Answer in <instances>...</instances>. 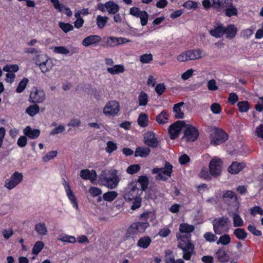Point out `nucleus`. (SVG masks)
<instances>
[{
  "label": "nucleus",
  "mask_w": 263,
  "mask_h": 263,
  "mask_svg": "<svg viewBox=\"0 0 263 263\" xmlns=\"http://www.w3.org/2000/svg\"><path fill=\"white\" fill-rule=\"evenodd\" d=\"M234 235L239 239L245 240L247 236V233L243 229L237 228L234 230Z\"/></svg>",
  "instance_id": "nucleus-37"
},
{
  "label": "nucleus",
  "mask_w": 263,
  "mask_h": 263,
  "mask_svg": "<svg viewBox=\"0 0 263 263\" xmlns=\"http://www.w3.org/2000/svg\"><path fill=\"white\" fill-rule=\"evenodd\" d=\"M245 164L244 163H238L237 162H234L228 167V172L232 174H238L245 167Z\"/></svg>",
  "instance_id": "nucleus-26"
},
{
  "label": "nucleus",
  "mask_w": 263,
  "mask_h": 263,
  "mask_svg": "<svg viewBox=\"0 0 263 263\" xmlns=\"http://www.w3.org/2000/svg\"><path fill=\"white\" fill-rule=\"evenodd\" d=\"M18 69V66L17 65H7L3 68V70L8 73H13L17 71Z\"/></svg>",
  "instance_id": "nucleus-58"
},
{
  "label": "nucleus",
  "mask_w": 263,
  "mask_h": 263,
  "mask_svg": "<svg viewBox=\"0 0 263 263\" xmlns=\"http://www.w3.org/2000/svg\"><path fill=\"white\" fill-rule=\"evenodd\" d=\"M101 37L98 35H91L83 39L82 44L84 47L95 46L100 43Z\"/></svg>",
  "instance_id": "nucleus-19"
},
{
  "label": "nucleus",
  "mask_w": 263,
  "mask_h": 263,
  "mask_svg": "<svg viewBox=\"0 0 263 263\" xmlns=\"http://www.w3.org/2000/svg\"><path fill=\"white\" fill-rule=\"evenodd\" d=\"M148 117L145 114H141L138 119V124L141 127L147 125Z\"/></svg>",
  "instance_id": "nucleus-42"
},
{
  "label": "nucleus",
  "mask_w": 263,
  "mask_h": 263,
  "mask_svg": "<svg viewBox=\"0 0 263 263\" xmlns=\"http://www.w3.org/2000/svg\"><path fill=\"white\" fill-rule=\"evenodd\" d=\"M45 99V93L42 90L35 89L30 95L29 101L32 103H42Z\"/></svg>",
  "instance_id": "nucleus-18"
},
{
  "label": "nucleus",
  "mask_w": 263,
  "mask_h": 263,
  "mask_svg": "<svg viewBox=\"0 0 263 263\" xmlns=\"http://www.w3.org/2000/svg\"><path fill=\"white\" fill-rule=\"evenodd\" d=\"M39 106L36 104H34L28 107L26 109V112L31 117H33L39 112Z\"/></svg>",
  "instance_id": "nucleus-39"
},
{
  "label": "nucleus",
  "mask_w": 263,
  "mask_h": 263,
  "mask_svg": "<svg viewBox=\"0 0 263 263\" xmlns=\"http://www.w3.org/2000/svg\"><path fill=\"white\" fill-rule=\"evenodd\" d=\"M54 53L61 54H68L69 53V50L64 46H57L52 47Z\"/></svg>",
  "instance_id": "nucleus-47"
},
{
  "label": "nucleus",
  "mask_w": 263,
  "mask_h": 263,
  "mask_svg": "<svg viewBox=\"0 0 263 263\" xmlns=\"http://www.w3.org/2000/svg\"><path fill=\"white\" fill-rule=\"evenodd\" d=\"M24 135L31 139H35L40 135V130L37 129H32L30 126H27L24 130Z\"/></svg>",
  "instance_id": "nucleus-24"
},
{
  "label": "nucleus",
  "mask_w": 263,
  "mask_h": 263,
  "mask_svg": "<svg viewBox=\"0 0 263 263\" xmlns=\"http://www.w3.org/2000/svg\"><path fill=\"white\" fill-rule=\"evenodd\" d=\"M169 114L166 110H163L156 118L157 122L161 124H164L168 122Z\"/></svg>",
  "instance_id": "nucleus-30"
},
{
  "label": "nucleus",
  "mask_w": 263,
  "mask_h": 263,
  "mask_svg": "<svg viewBox=\"0 0 263 263\" xmlns=\"http://www.w3.org/2000/svg\"><path fill=\"white\" fill-rule=\"evenodd\" d=\"M150 149L148 147H138L136 148L135 156L146 157L150 153Z\"/></svg>",
  "instance_id": "nucleus-33"
},
{
  "label": "nucleus",
  "mask_w": 263,
  "mask_h": 263,
  "mask_svg": "<svg viewBox=\"0 0 263 263\" xmlns=\"http://www.w3.org/2000/svg\"><path fill=\"white\" fill-rule=\"evenodd\" d=\"M203 237L206 241L210 242H214L217 239V237L212 232H206L204 234Z\"/></svg>",
  "instance_id": "nucleus-57"
},
{
  "label": "nucleus",
  "mask_w": 263,
  "mask_h": 263,
  "mask_svg": "<svg viewBox=\"0 0 263 263\" xmlns=\"http://www.w3.org/2000/svg\"><path fill=\"white\" fill-rule=\"evenodd\" d=\"M65 126L63 125H59L58 126L56 127L54 129H53L50 133V135H55L57 134H59L63 133L65 130Z\"/></svg>",
  "instance_id": "nucleus-62"
},
{
  "label": "nucleus",
  "mask_w": 263,
  "mask_h": 263,
  "mask_svg": "<svg viewBox=\"0 0 263 263\" xmlns=\"http://www.w3.org/2000/svg\"><path fill=\"white\" fill-rule=\"evenodd\" d=\"M137 182H139L140 184L141 187V190L142 192L147 189L148 185V179L145 175L141 176L139 177Z\"/></svg>",
  "instance_id": "nucleus-40"
},
{
  "label": "nucleus",
  "mask_w": 263,
  "mask_h": 263,
  "mask_svg": "<svg viewBox=\"0 0 263 263\" xmlns=\"http://www.w3.org/2000/svg\"><path fill=\"white\" fill-rule=\"evenodd\" d=\"M117 148V144L114 142L111 141H109L106 143V147H105V151L107 153L111 154L114 151L116 150Z\"/></svg>",
  "instance_id": "nucleus-51"
},
{
  "label": "nucleus",
  "mask_w": 263,
  "mask_h": 263,
  "mask_svg": "<svg viewBox=\"0 0 263 263\" xmlns=\"http://www.w3.org/2000/svg\"><path fill=\"white\" fill-rule=\"evenodd\" d=\"M124 71L125 68L123 65H115L112 67H109L107 68V71L112 75L123 73Z\"/></svg>",
  "instance_id": "nucleus-31"
},
{
  "label": "nucleus",
  "mask_w": 263,
  "mask_h": 263,
  "mask_svg": "<svg viewBox=\"0 0 263 263\" xmlns=\"http://www.w3.org/2000/svg\"><path fill=\"white\" fill-rule=\"evenodd\" d=\"M209 167L211 175L216 178L221 174L222 161L220 159L214 157L210 161Z\"/></svg>",
  "instance_id": "nucleus-9"
},
{
  "label": "nucleus",
  "mask_w": 263,
  "mask_h": 263,
  "mask_svg": "<svg viewBox=\"0 0 263 263\" xmlns=\"http://www.w3.org/2000/svg\"><path fill=\"white\" fill-rule=\"evenodd\" d=\"M140 170V166L139 164H133L127 168L126 172L128 174L132 175L137 173Z\"/></svg>",
  "instance_id": "nucleus-55"
},
{
  "label": "nucleus",
  "mask_w": 263,
  "mask_h": 263,
  "mask_svg": "<svg viewBox=\"0 0 263 263\" xmlns=\"http://www.w3.org/2000/svg\"><path fill=\"white\" fill-rule=\"evenodd\" d=\"M139 61L143 64L149 63L153 61V55L151 53L143 54L140 56Z\"/></svg>",
  "instance_id": "nucleus-44"
},
{
  "label": "nucleus",
  "mask_w": 263,
  "mask_h": 263,
  "mask_svg": "<svg viewBox=\"0 0 263 263\" xmlns=\"http://www.w3.org/2000/svg\"><path fill=\"white\" fill-rule=\"evenodd\" d=\"M223 8H225L226 15L228 17L237 14V9L233 5L232 0H227L226 5Z\"/></svg>",
  "instance_id": "nucleus-23"
},
{
  "label": "nucleus",
  "mask_w": 263,
  "mask_h": 263,
  "mask_svg": "<svg viewBox=\"0 0 263 263\" xmlns=\"http://www.w3.org/2000/svg\"><path fill=\"white\" fill-rule=\"evenodd\" d=\"M80 175L83 179L89 180L92 182L96 180L97 177V175L95 171H90L88 169L81 170Z\"/></svg>",
  "instance_id": "nucleus-21"
},
{
  "label": "nucleus",
  "mask_w": 263,
  "mask_h": 263,
  "mask_svg": "<svg viewBox=\"0 0 263 263\" xmlns=\"http://www.w3.org/2000/svg\"><path fill=\"white\" fill-rule=\"evenodd\" d=\"M178 241V248L183 251V258L186 260H190L194 251V245L191 243V240H179Z\"/></svg>",
  "instance_id": "nucleus-6"
},
{
  "label": "nucleus",
  "mask_w": 263,
  "mask_h": 263,
  "mask_svg": "<svg viewBox=\"0 0 263 263\" xmlns=\"http://www.w3.org/2000/svg\"><path fill=\"white\" fill-rule=\"evenodd\" d=\"M179 232L176 233L177 240H191V233L195 230V227L193 225L187 223H181L179 226Z\"/></svg>",
  "instance_id": "nucleus-8"
},
{
  "label": "nucleus",
  "mask_w": 263,
  "mask_h": 263,
  "mask_svg": "<svg viewBox=\"0 0 263 263\" xmlns=\"http://www.w3.org/2000/svg\"><path fill=\"white\" fill-rule=\"evenodd\" d=\"M119 111V102L114 100L108 101L103 109V112L106 116H115L118 115Z\"/></svg>",
  "instance_id": "nucleus-12"
},
{
  "label": "nucleus",
  "mask_w": 263,
  "mask_h": 263,
  "mask_svg": "<svg viewBox=\"0 0 263 263\" xmlns=\"http://www.w3.org/2000/svg\"><path fill=\"white\" fill-rule=\"evenodd\" d=\"M2 234L6 239H8L14 234V231L11 228L4 229L2 231Z\"/></svg>",
  "instance_id": "nucleus-63"
},
{
  "label": "nucleus",
  "mask_w": 263,
  "mask_h": 263,
  "mask_svg": "<svg viewBox=\"0 0 263 263\" xmlns=\"http://www.w3.org/2000/svg\"><path fill=\"white\" fill-rule=\"evenodd\" d=\"M248 230L254 235L256 236H260L261 235L262 233L261 231L257 230L256 227L253 226L250 224L248 226Z\"/></svg>",
  "instance_id": "nucleus-60"
},
{
  "label": "nucleus",
  "mask_w": 263,
  "mask_h": 263,
  "mask_svg": "<svg viewBox=\"0 0 263 263\" xmlns=\"http://www.w3.org/2000/svg\"><path fill=\"white\" fill-rule=\"evenodd\" d=\"M106 45L110 47L117 46V39L116 37L110 36L106 39Z\"/></svg>",
  "instance_id": "nucleus-61"
},
{
  "label": "nucleus",
  "mask_w": 263,
  "mask_h": 263,
  "mask_svg": "<svg viewBox=\"0 0 263 263\" xmlns=\"http://www.w3.org/2000/svg\"><path fill=\"white\" fill-rule=\"evenodd\" d=\"M145 143L152 147H156L158 144V141L155 137L153 133L148 132L144 136Z\"/></svg>",
  "instance_id": "nucleus-22"
},
{
  "label": "nucleus",
  "mask_w": 263,
  "mask_h": 263,
  "mask_svg": "<svg viewBox=\"0 0 263 263\" xmlns=\"http://www.w3.org/2000/svg\"><path fill=\"white\" fill-rule=\"evenodd\" d=\"M191 60H196L201 59L204 55L202 50L197 48L195 49L188 50Z\"/></svg>",
  "instance_id": "nucleus-29"
},
{
  "label": "nucleus",
  "mask_w": 263,
  "mask_h": 263,
  "mask_svg": "<svg viewBox=\"0 0 263 263\" xmlns=\"http://www.w3.org/2000/svg\"><path fill=\"white\" fill-rule=\"evenodd\" d=\"M177 60L180 62H186L191 60L189 50L184 51L179 54L177 57Z\"/></svg>",
  "instance_id": "nucleus-41"
},
{
  "label": "nucleus",
  "mask_w": 263,
  "mask_h": 263,
  "mask_svg": "<svg viewBox=\"0 0 263 263\" xmlns=\"http://www.w3.org/2000/svg\"><path fill=\"white\" fill-rule=\"evenodd\" d=\"M117 195L118 194L116 192L109 191L104 194L103 197L106 201H112L117 197Z\"/></svg>",
  "instance_id": "nucleus-43"
},
{
  "label": "nucleus",
  "mask_w": 263,
  "mask_h": 263,
  "mask_svg": "<svg viewBox=\"0 0 263 263\" xmlns=\"http://www.w3.org/2000/svg\"><path fill=\"white\" fill-rule=\"evenodd\" d=\"M237 106L238 107L239 111L247 112L249 109V105L248 102L247 101H241L237 103Z\"/></svg>",
  "instance_id": "nucleus-52"
},
{
  "label": "nucleus",
  "mask_w": 263,
  "mask_h": 263,
  "mask_svg": "<svg viewBox=\"0 0 263 263\" xmlns=\"http://www.w3.org/2000/svg\"><path fill=\"white\" fill-rule=\"evenodd\" d=\"M184 104L183 102H180L174 105L173 111L175 114L174 117L176 119H183L184 118V114L181 108Z\"/></svg>",
  "instance_id": "nucleus-25"
},
{
  "label": "nucleus",
  "mask_w": 263,
  "mask_h": 263,
  "mask_svg": "<svg viewBox=\"0 0 263 263\" xmlns=\"http://www.w3.org/2000/svg\"><path fill=\"white\" fill-rule=\"evenodd\" d=\"M173 172V166L168 162H166L163 168H154L152 170L153 174H157L156 179L158 180L166 181L167 178L164 175L170 177Z\"/></svg>",
  "instance_id": "nucleus-7"
},
{
  "label": "nucleus",
  "mask_w": 263,
  "mask_h": 263,
  "mask_svg": "<svg viewBox=\"0 0 263 263\" xmlns=\"http://www.w3.org/2000/svg\"><path fill=\"white\" fill-rule=\"evenodd\" d=\"M199 176L200 178H203L208 181L211 180L212 179V176L211 175L210 172H208V169L206 168H203L201 170Z\"/></svg>",
  "instance_id": "nucleus-56"
},
{
  "label": "nucleus",
  "mask_w": 263,
  "mask_h": 263,
  "mask_svg": "<svg viewBox=\"0 0 263 263\" xmlns=\"http://www.w3.org/2000/svg\"><path fill=\"white\" fill-rule=\"evenodd\" d=\"M184 125L185 122L184 121H177L170 125L168 128V133L170 138L171 139L177 138L181 130L184 128Z\"/></svg>",
  "instance_id": "nucleus-15"
},
{
  "label": "nucleus",
  "mask_w": 263,
  "mask_h": 263,
  "mask_svg": "<svg viewBox=\"0 0 263 263\" xmlns=\"http://www.w3.org/2000/svg\"><path fill=\"white\" fill-rule=\"evenodd\" d=\"M44 243L42 241H38L34 244L33 249L32 253L35 255H37L43 249L44 247Z\"/></svg>",
  "instance_id": "nucleus-50"
},
{
  "label": "nucleus",
  "mask_w": 263,
  "mask_h": 263,
  "mask_svg": "<svg viewBox=\"0 0 263 263\" xmlns=\"http://www.w3.org/2000/svg\"><path fill=\"white\" fill-rule=\"evenodd\" d=\"M215 257L217 260L222 263L228 262L229 256L223 249H219L215 253Z\"/></svg>",
  "instance_id": "nucleus-27"
},
{
  "label": "nucleus",
  "mask_w": 263,
  "mask_h": 263,
  "mask_svg": "<svg viewBox=\"0 0 263 263\" xmlns=\"http://www.w3.org/2000/svg\"><path fill=\"white\" fill-rule=\"evenodd\" d=\"M223 200L228 203H232L237 209L238 208V201L235 193L232 191H227L222 195Z\"/></svg>",
  "instance_id": "nucleus-17"
},
{
  "label": "nucleus",
  "mask_w": 263,
  "mask_h": 263,
  "mask_svg": "<svg viewBox=\"0 0 263 263\" xmlns=\"http://www.w3.org/2000/svg\"><path fill=\"white\" fill-rule=\"evenodd\" d=\"M212 6L217 9H223L225 6L227 0H212Z\"/></svg>",
  "instance_id": "nucleus-48"
},
{
  "label": "nucleus",
  "mask_w": 263,
  "mask_h": 263,
  "mask_svg": "<svg viewBox=\"0 0 263 263\" xmlns=\"http://www.w3.org/2000/svg\"><path fill=\"white\" fill-rule=\"evenodd\" d=\"M165 263H175V260L173 254V252L170 250L165 251Z\"/></svg>",
  "instance_id": "nucleus-45"
},
{
  "label": "nucleus",
  "mask_w": 263,
  "mask_h": 263,
  "mask_svg": "<svg viewBox=\"0 0 263 263\" xmlns=\"http://www.w3.org/2000/svg\"><path fill=\"white\" fill-rule=\"evenodd\" d=\"M108 17L107 16H103L98 15L96 18V24L99 29H103L107 22Z\"/></svg>",
  "instance_id": "nucleus-36"
},
{
  "label": "nucleus",
  "mask_w": 263,
  "mask_h": 263,
  "mask_svg": "<svg viewBox=\"0 0 263 263\" xmlns=\"http://www.w3.org/2000/svg\"><path fill=\"white\" fill-rule=\"evenodd\" d=\"M99 180L101 184L110 189H115L120 181V175L115 169L109 171H103L99 176Z\"/></svg>",
  "instance_id": "nucleus-1"
},
{
  "label": "nucleus",
  "mask_w": 263,
  "mask_h": 263,
  "mask_svg": "<svg viewBox=\"0 0 263 263\" xmlns=\"http://www.w3.org/2000/svg\"><path fill=\"white\" fill-rule=\"evenodd\" d=\"M183 6L189 9H195L198 7V4L194 1H188L183 4Z\"/></svg>",
  "instance_id": "nucleus-59"
},
{
  "label": "nucleus",
  "mask_w": 263,
  "mask_h": 263,
  "mask_svg": "<svg viewBox=\"0 0 263 263\" xmlns=\"http://www.w3.org/2000/svg\"><path fill=\"white\" fill-rule=\"evenodd\" d=\"M34 229L39 235H45L47 234V228L44 222H40L36 224Z\"/></svg>",
  "instance_id": "nucleus-34"
},
{
  "label": "nucleus",
  "mask_w": 263,
  "mask_h": 263,
  "mask_svg": "<svg viewBox=\"0 0 263 263\" xmlns=\"http://www.w3.org/2000/svg\"><path fill=\"white\" fill-rule=\"evenodd\" d=\"M207 87L209 90L215 91L218 89L215 80L212 79L208 81Z\"/></svg>",
  "instance_id": "nucleus-64"
},
{
  "label": "nucleus",
  "mask_w": 263,
  "mask_h": 263,
  "mask_svg": "<svg viewBox=\"0 0 263 263\" xmlns=\"http://www.w3.org/2000/svg\"><path fill=\"white\" fill-rule=\"evenodd\" d=\"M210 34L216 38L222 37L224 34V27L220 25L216 27L214 29L210 30Z\"/></svg>",
  "instance_id": "nucleus-35"
},
{
  "label": "nucleus",
  "mask_w": 263,
  "mask_h": 263,
  "mask_svg": "<svg viewBox=\"0 0 263 263\" xmlns=\"http://www.w3.org/2000/svg\"><path fill=\"white\" fill-rule=\"evenodd\" d=\"M97 8L102 12L106 11L109 14H115L119 11L120 8L114 2L108 1L105 4H98Z\"/></svg>",
  "instance_id": "nucleus-14"
},
{
  "label": "nucleus",
  "mask_w": 263,
  "mask_h": 263,
  "mask_svg": "<svg viewBox=\"0 0 263 263\" xmlns=\"http://www.w3.org/2000/svg\"><path fill=\"white\" fill-rule=\"evenodd\" d=\"M231 242V238L228 234H224L221 236L219 239L217 241V245L221 244L223 245H227Z\"/></svg>",
  "instance_id": "nucleus-46"
},
{
  "label": "nucleus",
  "mask_w": 263,
  "mask_h": 263,
  "mask_svg": "<svg viewBox=\"0 0 263 263\" xmlns=\"http://www.w3.org/2000/svg\"><path fill=\"white\" fill-rule=\"evenodd\" d=\"M211 132V144L212 145H219L228 139V136L227 133L220 128L213 127Z\"/></svg>",
  "instance_id": "nucleus-5"
},
{
  "label": "nucleus",
  "mask_w": 263,
  "mask_h": 263,
  "mask_svg": "<svg viewBox=\"0 0 263 263\" xmlns=\"http://www.w3.org/2000/svg\"><path fill=\"white\" fill-rule=\"evenodd\" d=\"M63 184L65 187L67 196H68L69 199L70 200L71 203L73 204V206L77 209L78 208V204L77 202V199L73 193L70 189L69 183L67 182L65 179H63Z\"/></svg>",
  "instance_id": "nucleus-20"
},
{
  "label": "nucleus",
  "mask_w": 263,
  "mask_h": 263,
  "mask_svg": "<svg viewBox=\"0 0 263 263\" xmlns=\"http://www.w3.org/2000/svg\"><path fill=\"white\" fill-rule=\"evenodd\" d=\"M230 221L228 217H221L215 218L212 224L213 226V230L216 234H221L227 233L230 229Z\"/></svg>",
  "instance_id": "nucleus-3"
},
{
  "label": "nucleus",
  "mask_w": 263,
  "mask_h": 263,
  "mask_svg": "<svg viewBox=\"0 0 263 263\" xmlns=\"http://www.w3.org/2000/svg\"><path fill=\"white\" fill-rule=\"evenodd\" d=\"M232 218L234 227H240L243 226V221L237 213H233Z\"/></svg>",
  "instance_id": "nucleus-38"
},
{
  "label": "nucleus",
  "mask_w": 263,
  "mask_h": 263,
  "mask_svg": "<svg viewBox=\"0 0 263 263\" xmlns=\"http://www.w3.org/2000/svg\"><path fill=\"white\" fill-rule=\"evenodd\" d=\"M237 28L233 25H230L227 27H224V33L226 34L228 39H232L235 37L237 33Z\"/></svg>",
  "instance_id": "nucleus-28"
},
{
  "label": "nucleus",
  "mask_w": 263,
  "mask_h": 263,
  "mask_svg": "<svg viewBox=\"0 0 263 263\" xmlns=\"http://www.w3.org/2000/svg\"><path fill=\"white\" fill-rule=\"evenodd\" d=\"M23 178L22 173L15 172L10 179H6L4 186L9 190H12L22 182Z\"/></svg>",
  "instance_id": "nucleus-13"
},
{
  "label": "nucleus",
  "mask_w": 263,
  "mask_h": 263,
  "mask_svg": "<svg viewBox=\"0 0 263 263\" xmlns=\"http://www.w3.org/2000/svg\"><path fill=\"white\" fill-rule=\"evenodd\" d=\"M149 226L148 222H137L132 223L127 231L128 237L137 234L142 233Z\"/></svg>",
  "instance_id": "nucleus-10"
},
{
  "label": "nucleus",
  "mask_w": 263,
  "mask_h": 263,
  "mask_svg": "<svg viewBox=\"0 0 263 263\" xmlns=\"http://www.w3.org/2000/svg\"><path fill=\"white\" fill-rule=\"evenodd\" d=\"M28 82V80L27 78L23 79V80L19 83L18 86L16 89V91L17 93L22 92L26 88Z\"/></svg>",
  "instance_id": "nucleus-53"
},
{
  "label": "nucleus",
  "mask_w": 263,
  "mask_h": 263,
  "mask_svg": "<svg viewBox=\"0 0 263 263\" xmlns=\"http://www.w3.org/2000/svg\"><path fill=\"white\" fill-rule=\"evenodd\" d=\"M129 14L135 17H139L142 26H144L147 24L148 14L145 11H141L137 7H132L130 9Z\"/></svg>",
  "instance_id": "nucleus-16"
},
{
  "label": "nucleus",
  "mask_w": 263,
  "mask_h": 263,
  "mask_svg": "<svg viewBox=\"0 0 263 263\" xmlns=\"http://www.w3.org/2000/svg\"><path fill=\"white\" fill-rule=\"evenodd\" d=\"M59 26L65 33H67L73 29V26L69 23L60 22L59 23Z\"/></svg>",
  "instance_id": "nucleus-49"
},
{
  "label": "nucleus",
  "mask_w": 263,
  "mask_h": 263,
  "mask_svg": "<svg viewBox=\"0 0 263 263\" xmlns=\"http://www.w3.org/2000/svg\"><path fill=\"white\" fill-rule=\"evenodd\" d=\"M199 136V132L194 126L185 123L183 139L186 142H194Z\"/></svg>",
  "instance_id": "nucleus-11"
},
{
  "label": "nucleus",
  "mask_w": 263,
  "mask_h": 263,
  "mask_svg": "<svg viewBox=\"0 0 263 263\" xmlns=\"http://www.w3.org/2000/svg\"><path fill=\"white\" fill-rule=\"evenodd\" d=\"M34 61L41 72L44 74L49 72L54 66L52 60L44 54L36 55L34 58Z\"/></svg>",
  "instance_id": "nucleus-2"
},
{
  "label": "nucleus",
  "mask_w": 263,
  "mask_h": 263,
  "mask_svg": "<svg viewBox=\"0 0 263 263\" xmlns=\"http://www.w3.org/2000/svg\"><path fill=\"white\" fill-rule=\"evenodd\" d=\"M142 193L141 190L137 187V182L133 181L128 184L125 189L123 197L125 200L130 201L139 197Z\"/></svg>",
  "instance_id": "nucleus-4"
},
{
  "label": "nucleus",
  "mask_w": 263,
  "mask_h": 263,
  "mask_svg": "<svg viewBox=\"0 0 263 263\" xmlns=\"http://www.w3.org/2000/svg\"><path fill=\"white\" fill-rule=\"evenodd\" d=\"M147 95L146 93L141 92L139 96V105L140 106H145L147 103Z\"/></svg>",
  "instance_id": "nucleus-54"
},
{
  "label": "nucleus",
  "mask_w": 263,
  "mask_h": 263,
  "mask_svg": "<svg viewBox=\"0 0 263 263\" xmlns=\"http://www.w3.org/2000/svg\"><path fill=\"white\" fill-rule=\"evenodd\" d=\"M152 242V239L149 236H145L139 239L137 242V246L143 249L147 248Z\"/></svg>",
  "instance_id": "nucleus-32"
}]
</instances>
